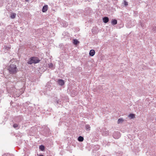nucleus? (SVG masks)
Instances as JSON below:
<instances>
[{"mask_svg": "<svg viewBox=\"0 0 156 156\" xmlns=\"http://www.w3.org/2000/svg\"><path fill=\"white\" fill-rule=\"evenodd\" d=\"M140 24L141 25V27L144 28V27H145V24L144 23H142L141 22H140Z\"/></svg>", "mask_w": 156, "mask_h": 156, "instance_id": "18", "label": "nucleus"}, {"mask_svg": "<svg viewBox=\"0 0 156 156\" xmlns=\"http://www.w3.org/2000/svg\"><path fill=\"white\" fill-rule=\"evenodd\" d=\"M40 61V59L37 57L34 56L30 58L27 63L30 65L33 63L36 64L39 63Z\"/></svg>", "mask_w": 156, "mask_h": 156, "instance_id": "2", "label": "nucleus"}, {"mask_svg": "<svg viewBox=\"0 0 156 156\" xmlns=\"http://www.w3.org/2000/svg\"><path fill=\"white\" fill-rule=\"evenodd\" d=\"M61 101H59V100H57V104H61Z\"/></svg>", "mask_w": 156, "mask_h": 156, "instance_id": "22", "label": "nucleus"}, {"mask_svg": "<svg viewBox=\"0 0 156 156\" xmlns=\"http://www.w3.org/2000/svg\"><path fill=\"white\" fill-rule=\"evenodd\" d=\"M90 126L89 125H87L85 126V129L86 130L89 131L90 130Z\"/></svg>", "mask_w": 156, "mask_h": 156, "instance_id": "14", "label": "nucleus"}, {"mask_svg": "<svg viewBox=\"0 0 156 156\" xmlns=\"http://www.w3.org/2000/svg\"><path fill=\"white\" fill-rule=\"evenodd\" d=\"M129 117L131 119L133 118L134 117V115L133 114H130L129 115Z\"/></svg>", "mask_w": 156, "mask_h": 156, "instance_id": "17", "label": "nucleus"}, {"mask_svg": "<svg viewBox=\"0 0 156 156\" xmlns=\"http://www.w3.org/2000/svg\"><path fill=\"white\" fill-rule=\"evenodd\" d=\"M95 147H99V146H98V145H96V146H95Z\"/></svg>", "mask_w": 156, "mask_h": 156, "instance_id": "28", "label": "nucleus"}, {"mask_svg": "<svg viewBox=\"0 0 156 156\" xmlns=\"http://www.w3.org/2000/svg\"><path fill=\"white\" fill-rule=\"evenodd\" d=\"M79 43V41L77 39H74L73 43L75 45H77Z\"/></svg>", "mask_w": 156, "mask_h": 156, "instance_id": "12", "label": "nucleus"}, {"mask_svg": "<svg viewBox=\"0 0 156 156\" xmlns=\"http://www.w3.org/2000/svg\"><path fill=\"white\" fill-rule=\"evenodd\" d=\"M61 24L64 27H66L68 25L67 23L64 21L61 22Z\"/></svg>", "mask_w": 156, "mask_h": 156, "instance_id": "8", "label": "nucleus"}, {"mask_svg": "<svg viewBox=\"0 0 156 156\" xmlns=\"http://www.w3.org/2000/svg\"><path fill=\"white\" fill-rule=\"evenodd\" d=\"M117 23V20H112L111 23L113 25H115Z\"/></svg>", "mask_w": 156, "mask_h": 156, "instance_id": "10", "label": "nucleus"}, {"mask_svg": "<svg viewBox=\"0 0 156 156\" xmlns=\"http://www.w3.org/2000/svg\"><path fill=\"white\" fill-rule=\"evenodd\" d=\"M103 22L105 23H107L109 21V19L107 17H104L103 18Z\"/></svg>", "mask_w": 156, "mask_h": 156, "instance_id": "7", "label": "nucleus"}, {"mask_svg": "<svg viewBox=\"0 0 156 156\" xmlns=\"http://www.w3.org/2000/svg\"><path fill=\"white\" fill-rule=\"evenodd\" d=\"M152 30L153 31H156V27L155 26H153Z\"/></svg>", "mask_w": 156, "mask_h": 156, "instance_id": "21", "label": "nucleus"}, {"mask_svg": "<svg viewBox=\"0 0 156 156\" xmlns=\"http://www.w3.org/2000/svg\"><path fill=\"white\" fill-rule=\"evenodd\" d=\"M25 1L27 2H28L29 1V0H25Z\"/></svg>", "mask_w": 156, "mask_h": 156, "instance_id": "25", "label": "nucleus"}, {"mask_svg": "<svg viewBox=\"0 0 156 156\" xmlns=\"http://www.w3.org/2000/svg\"><path fill=\"white\" fill-rule=\"evenodd\" d=\"M123 4H124V5L125 6H126L128 5V2L126 1H124Z\"/></svg>", "mask_w": 156, "mask_h": 156, "instance_id": "19", "label": "nucleus"}, {"mask_svg": "<svg viewBox=\"0 0 156 156\" xmlns=\"http://www.w3.org/2000/svg\"><path fill=\"white\" fill-rule=\"evenodd\" d=\"M48 9V5H44V6H43L42 9V11L44 12H45L47 11Z\"/></svg>", "mask_w": 156, "mask_h": 156, "instance_id": "5", "label": "nucleus"}, {"mask_svg": "<svg viewBox=\"0 0 156 156\" xmlns=\"http://www.w3.org/2000/svg\"><path fill=\"white\" fill-rule=\"evenodd\" d=\"M57 83L59 85L62 86L64 85V82L63 80L62 79H59L57 81Z\"/></svg>", "mask_w": 156, "mask_h": 156, "instance_id": "3", "label": "nucleus"}, {"mask_svg": "<svg viewBox=\"0 0 156 156\" xmlns=\"http://www.w3.org/2000/svg\"><path fill=\"white\" fill-rule=\"evenodd\" d=\"M113 137H114V138H117V137H115V134H114V135H113Z\"/></svg>", "mask_w": 156, "mask_h": 156, "instance_id": "24", "label": "nucleus"}, {"mask_svg": "<svg viewBox=\"0 0 156 156\" xmlns=\"http://www.w3.org/2000/svg\"><path fill=\"white\" fill-rule=\"evenodd\" d=\"M2 156H13L12 155H11L9 154H4L2 155Z\"/></svg>", "mask_w": 156, "mask_h": 156, "instance_id": "20", "label": "nucleus"}, {"mask_svg": "<svg viewBox=\"0 0 156 156\" xmlns=\"http://www.w3.org/2000/svg\"><path fill=\"white\" fill-rule=\"evenodd\" d=\"M102 133L103 135L105 136H107L109 134V133L108 131L105 129H103L102 131Z\"/></svg>", "mask_w": 156, "mask_h": 156, "instance_id": "4", "label": "nucleus"}, {"mask_svg": "<svg viewBox=\"0 0 156 156\" xmlns=\"http://www.w3.org/2000/svg\"><path fill=\"white\" fill-rule=\"evenodd\" d=\"M83 137L81 136H79L78 138V140L80 142H82L83 140Z\"/></svg>", "mask_w": 156, "mask_h": 156, "instance_id": "11", "label": "nucleus"}, {"mask_svg": "<svg viewBox=\"0 0 156 156\" xmlns=\"http://www.w3.org/2000/svg\"><path fill=\"white\" fill-rule=\"evenodd\" d=\"M44 147L43 145H41L39 146V149L42 151H44Z\"/></svg>", "mask_w": 156, "mask_h": 156, "instance_id": "16", "label": "nucleus"}, {"mask_svg": "<svg viewBox=\"0 0 156 156\" xmlns=\"http://www.w3.org/2000/svg\"><path fill=\"white\" fill-rule=\"evenodd\" d=\"M39 156H44L43 155H40Z\"/></svg>", "mask_w": 156, "mask_h": 156, "instance_id": "27", "label": "nucleus"}, {"mask_svg": "<svg viewBox=\"0 0 156 156\" xmlns=\"http://www.w3.org/2000/svg\"><path fill=\"white\" fill-rule=\"evenodd\" d=\"M117 133V134H119V133Z\"/></svg>", "mask_w": 156, "mask_h": 156, "instance_id": "26", "label": "nucleus"}, {"mask_svg": "<svg viewBox=\"0 0 156 156\" xmlns=\"http://www.w3.org/2000/svg\"><path fill=\"white\" fill-rule=\"evenodd\" d=\"M16 14L15 13H11L10 15V17L12 19H14L15 18Z\"/></svg>", "mask_w": 156, "mask_h": 156, "instance_id": "9", "label": "nucleus"}, {"mask_svg": "<svg viewBox=\"0 0 156 156\" xmlns=\"http://www.w3.org/2000/svg\"><path fill=\"white\" fill-rule=\"evenodd\" d=\"M13 127L14 128L17 129H19L20 127L19 125L18 124L16 123L14 124L13 125Z\"/></svg>", "mask_w": 156, "mask_h": 156, "instance_id": "15", "label": "nucleus"}, {"mask_svg": "<svg viewBox=\"0 0 156 156\" xmlns=\"http://www.w3.org/2000/svg\"><path fill=\"white\" fill-rule=\"evenodd\" d=\"M124 121V120L122 118L119 119L118 120V123L120 124L122 123Z\"/></svg>", "mask_w": 156, "mask_h": 156, "instance_id": "13", "label": "nucleus"}, {"mask_svg": "<svg viewBox=\"0 0 156 156\" xmlns=\"http://www.w3.org/2000/svg\"><path fill=\"white\" fill-rule=\"evenodd\" d=\"M95 54V51L93 49L91 50L89 52V55L90 56H93Z\"/></svg>", "mask_w": 156, "mask_h": 156, "instance_id": "6", "label": "nucleus"}, {"mask_svg": "<svg viewBox=\"0 0 156 156\" xmlns=\"http://www.w3.org/2000/svg\"><path fill=\"white\" fill-rule=\"evenodd\" d=\"M12 60H11L9 63V66L8 67V69L10 74H14L18 71V69L17 68L16 66L17 62H12Z\"/></svg>", "mask_w": 156, "mask_h": 156, "instance_id": "1", "label": "nucleus"}, {"mask_svg": "<svg viewBox=\"0 0 156 156\" xmlns=\"http://www.w3.org/2000/svg\"><path fill=\"white\" fill-rule=\"evenodd\" d=\"M49 67H51L53 66V64L52 63H50L49 64Z\"/></svg>", "mask_w": 156, "mask_h": 156, "instance_id": "23", "label": "nucleus"}]
</instances>
